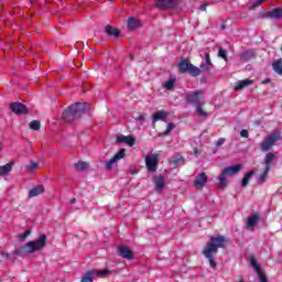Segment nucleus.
<instances>
[{"label": "nucleus", "mask_w": 282, "mask_h": 282, "mask_svg": "<svg viewBox=\"0 0 282 282\" xmlns=\"http://www.w3.org/2000/svg\"><path fill=\"white\" fill-rule=\"evenodd\" d=\"M47 243V236L40 235L36 241L31 240L24 246L14 250V254L18 257H28V254H34V252H41Z\"/></svg>", "instance_id": "7ed1b4c3"}, {"label": "nucleus", "mask_w": 282, "mask_h": 282, "mask_svg": "<svg viewBox=\"0 0 282 282\" xmlns=\"http://www.w3.org/2000/svg\"><path fill=\"white\" fill-rule=\"evenodd\" d=\"M210 67H213V62L210 61V54L205 53V62L200 65V74L205 72L206 74H210Z\"/></svg>", "instance_id": "aec40b11"}, {"label": "nucleus", "mask_w": 282, "mask_h": 282, "mask_svg": "<svg viewBox=\"0 0 282 282\" xmlns=\"http://www.w3.org/2000/svg\"><path fill=\"white\" fill-rule=\"evenodd\" d=\"M141 23L138 19L135 18H129L128 19V29L129 30H138L140 28Z\"/></svg>", "instance_id": "cd10ccee"}, {"label": "nucleus", "mask_w": 282, "mask_h": 282, "mask_svg": "<svg viewBox=\"0 0 282 282\" xmlns=\"http://www.w3.org/2000/svg\"><path fill=\"white\" fill-rule=\"evenodd\" d=\"M224 142H226V139L220 138L217 142H216V149H219V147H221L224 144Z\"/></svg>", "instance_id": "79ce46f5"}, {"label": "nucleus", "mask_w": 282, "mask_h": 282, "mask_svg": "<svg viewBox=\"0 0 282 282\" xmlns=\"http://www.w3.org/2000/svg\"><path fill=\"white\" fill-rule=\"evenodd\" d=\"M43 193H45V187L43 185H37L29 192V197H39V195Z\"/></svg>", "instance_id": "5701e85b"}, {"label": "nucleus", "mask_w": 282, "mask_h": 282, "mask_svg": "<svg viewBox=\"0 0 282 282\" xmlns=\"http://www.w3.org/2000/svg\"><path fill=\"white\" fill-rule=\"evenodd\" d=\"M163 87L165 89H167L169 91H171L173 89V87H175V79H169L167 82H165L163 84Z\"/></svg>", "instance_id": "4c0bfd02"}, {"label": "nucleus", "mask_w": 282, "mask_h": 282, "mask_svg": "<svg viewBox=\"0 0 282 282\" xmlns=\"http://www.w3.org/2000/svg\"><path fill=\"white\" fill-rule=\"evenodd\" d=\"M203 98H204V91L196 90L192 94L185 95V102H188L189 105H195L196 113H198V116H200V118H207L208 112L202 108V99Z\"/></svg>", "instance_id": "20e7f679"}, {"label": "nucleus", "mask_w": 282, "mask_h": 282, "mask_svg": "<svg viewBox=\"0 0 282 282\" xmlns=\"http://www.w3.org/2000/svg\"><path fill=\"white\" fill-rule=\"evenodd\" d=\"M218 56L219 58H224V61H228V54L226 52V50H224V47H219L218 50Z\"/></svg>", "instance_id": "58836bf2"}, {"label": "nucleus", "mask_w": 282, "mask_h": 282, "mask_svg": "<svg viewBox=\"0 0 282 282\" xmlns=\"http://www.w3.org/2000/svg\"><path fill=\"white\" fill-rule=\"evenodd\" d=\"M240 135H241V138H248V135H249L248 130H241Z\"/></svg>", "instance_id": "c03bdc74"}, {"label": "nucleus", "mask_w": 282, "mask_h": 282, "mask_svg": "<svg viewBox=\"0 0 282 282\" xmlns=\"http://www.w3.org/2000/svg\"><path fill=\"white\" fill-rule=\"evenodd\" d=\"M226 28H228V26L226 25V23H223L221 26H220V30H226Z\"/></svg>", "instance_id": "09e8293b"}, {"label": "nucleus", "mask_w": 282, "mask_h": 282, "mask_svg": "<svg viewBox=\"0 0 282 282\" xmlns=\"http://www.w3.org/2000/svg\"><path fill=\"white\" fill-rule=\"evenodd\" d=\"M9 109L13 111V113H17V116H23L30 113V110L24 104L21 102H11L9 105Z\"/></svg>", "instance_id": "9b49d317"}, {"label": "nucleus", "mask_w": 282, "mask_h": 282, "mask_svg": "<svg viewBox=\"0 0 282 282\" xmlns=\"http://www.w3.org/2000/svg\"><path fill=\"white\" fill-rule=\"evenodd\" d=\"M126 153H127V150L122 148L118 151V153L113 155V158H111L109 161H106L105 163L106 171H111V169H113V164H116V162H120V160L124 158Z\"/></svg>", "instance_id": "9d476101"}, {"label": "nucleus", "mask_w": 282, "mask_h": 282, "mask_svg": "<svg viewBox=\"0 0 282 282\" xmlns=\"http://www.w3.org/2000/svg\"><path fill=\"white\" fill-rule=\"evenodd\" d=\"M170 166H172V169H177V166H184L183 156H172V158H170Z\"/></svg>", "instance_id": "4be33fe9"}, {"label": "nucleus", "mask_w": 282, "mask_h": 282, "mask_svg": "<svg viewBox=\"0 0 282 282\" xmlns=\"http://www.w3.org/2000/svg\"><path fill=\"white\" fill-rule=\"evenodd\" d=\"M75 169L76 171H87V169H89V164L87 162L79 161L75 163Z\"/></svg>", "instance_id": "473e14b6"}, {"label": "nucleus", "mask_w": 282, "mask_h": 282, "mask_svg": "<svg viewBox=\"0 0 282 282\" xmlns=\"http://www.w3.org/2000/svg\"><path fill=\"white\" fill-rule=\"evenodd\" d=\"M195 153H197V150H195Z\"/></svg>", "instance_id": "5fc2aeb1"}, {"label": "nucleus", "mask_w": 282, "mask_h": 282, "mask_svg": "<svg viewBox=\"0 0 282 282\" xmlns=\"http://www.w3.org/2000/svg\"><path fill=\"white\" fill-rule=\"evenodd\" d=\"M182 0H154V8L158 10H175L180 7Z\"/></svg>", "instance_id": "0eeeda50"}, {"label": "nucleus", "mask_w": 282, "mask_h": 282, "mask_svg": "<svg viewBox=\"0 0 282 282\" xmlns=\"http://www.w3.org/2000/svg\"><path fill=\"white\" fill-rule=\"evenodd\" d=\"M264 85H268V83H271V79L270 78H267L262 82Z\"/></svg>", "instance_id": "49530a36"}, {"label": "nucleus", "mask_w": 282, "mask_h": 282, "mask_svg": "<svg viewBox=\"0 0 282 282\" xmlns=\"http://www.w3.org/2000/svg\"><path fill=\"white\" fill-rule=\"evenodd\" d=\"M129 58H130V61H134L135 55H134V54H130V55H129Z\"/></svg>", "instance_id": "de8ad7c7"}, {"label": "nucleus", "mask_w": 282, "mask_h": 282, "mask_svg": "<svg viewBox=\"0 0 282 282\" xmlns=\"http://www.w3.org/2000/svg\"><path fill=\"white\" fill-rule=\"evenodd\" d=\"M252 85V80L243 79L236 84L235 91H241V89H246V87H250Z\"/></svg>", "instance_id": "b1692460"}, {"label": "nucleus", "mask_w": 282, "mask_h": 282, "mask_svg": "<svg viewBox=\"0 0 282 282\" xmlns=\"http://www.w3.org/2000/svg\"><path fill=\"white\" fill-rule=\"evenodd\" d=\"M69 203L70 204H76V198H72Z\"/></svg>", "instance_id": "8fccbe9b"}, {"label": "nucleus", "mask_w": 282, "mask_h": 282, "mask_svg": "<svg viewBox=\"0 0 282 282\" xmlns=\"http://www.w3.org/2000/svg\"><path fill=\"white\" fill-rule=\"evenodd\" d=\"M259 221H261V216L259 213L254 212L248 217L247 226L248 228H254Z\"/></svg>", "instance_id": "412c9836"}, {"label": "nucleus", "mask_w": 282, "mask_h": 282, "mask_svg": "<svg viewBox=\"0 0 282 282\" xmlns=\"http://www.w3.org/2000/svg\"><path fill=\"white\" fill-rule=\"evenodd\" d=\"M30 235H32V230H26L23 234H20L18 236L20 241H25V239H28V237H30Z\"/></svg>", "instance_id": "ea45409f"}, {"label": "nucleus", "mask_w": 282, "mask_h": 282, "mask_svg": "<svg viewBox=\"0 0 282 282\" xmlns=\"http://www.w3.org/2000/svg\"><path fill=\"white\" fill-rule=\"evenodd\" d=\"M160 162V154H151L145 156V166L149 173H155L158 171V164Z\"/></svg>", "instance_id": "6e6552de"}, {"label": "nucleus", "mask_w": 282, "mask_h": 282, "mask_svg": "<svg viewBox=\"0 0 282 282\" xmlns=\"http://www.w3.org/2000/svg\"><path fill=\"white\" fill-rule=\"evenodd\" d=\"M178 70L181 74H189V76H193L194 78L202 75V69L192 63H188V59H183L180 62Z\"/></svg>", "instance_id": "39448f33"}, {"label": "nucleus", "mask_w": 282, "mask_h": 282, "mask_svg": "<svg viewBox=\"0 0 282 282\" xmlns=\"http://www.w3.org/2000/svg\"><path fill=\"white\" fill-rule=\"evenodd\" d=\"M254 58V51L247 50L240 54V61H252Z\"/></svg>", "instance_id": "c85d7f7f"}, {"label": "nucleus", "mask_w": 282, "mask_h": 282, "mask_svg": "<svg viewBox=\"0 0 282 282\" xmlns=\"http://www.w3.org/2000/svg\"><path fill=\"white\" fill-rule=\"evenodd\" d=\"M268 173H270V170H268L267 167H264L263 173L259 176L258 178V184L261 186L263 184H265V181L268 180Z\"/></svg>", "instance_id": "7c9ffc66"}, {"label": "nucleus", "mask_w": 282, "mask_h": 282, "mask_svg": "<svg viewBox=\"0 0 282 282\" xmlns=\"http://www.w3.org/2000/svg\"><path fill=\"white\" fill-rule=\"evenodd\" d=\"M131 173L132 175H135V173H138V170H132Z\"/></svg>", "instance_id": "3c124183"}, {"label": "nucleus", "mask_w": 282, "mask_h": 282, "mask_svg": "<svg viewBox=\"0 0 282 282\" xmlns=\"http://www.w3.org/2000/svg\"><path fill=\"white\" fill-rule=\"evenodd\" d=\"M39 169V163L31 161L30 164L26 165V171H29V173H34L36 172Z\"/></svg>", "instance_id": "f704fd0d"}, {"label": "nucleus", "mask_w": 282, "mask_h": 282, "mask_svg": "<svg viewBox=\"0 0 282 282\" xmlns=\"http://www.w3.org/2000/svg\"><path fill=\"white\" fill-rule=\"evenodd\" d=\"M173 129H175V123H173V122L167 123L166 130L163 131V132H161V133H159V138H162V137H164V135H170V134H171V131H172Z\"/></svg>", "instance_id": "72a5a7b5"}, {"label": "nucleus", "mask_w": 282, "mask_h": 282, "mask_svg": "<svg viewBox=\"0 0 282 282\" xmlns=\"http://www.w3.org/2000/svg\"><path fill=\"white\" fill-rule=\"evenodd\" d=\"M94 274H97V276H105L107 274H111V271L109 269H104L100 271L90 270L87 271L83 276L80 282H94Z\"/></svg>", "instance_id": "1a4fd4ad"}, {"label": "nucleus", "mask_w": 282, "mask_h": 282, "mask_svg": "<svg viewBox=\"0 0 282 282\" xmlns=\"http://www.w3.org/2000/svg\"><path fill=\"white\" fill-rule=\"evenodd\" d=\"M117 142L128 144L130 147H135V138L132 135L120 134L117 137Z\"/></svg>", "instance_id": "a211bd4d"}, {"label": "nucleus", "mask_w": 282, "mask_h": 282, "mask_svg": "<svg viewBox=\"0 0 282 282\" xmlns=\"http://www.w3.org/2000/svg\"><path fill=\"white\" fill-rule=\"evenodd\" d=\"M241 169H243V165L236 164V165L225 167L223 170V173H224V175L232 177V175H237V173H239V171H241Z\"/></svg>", "instance_id": "dca6fc26"}, {"label": "nucleus", "mask_w": 282, "mask_h": 282, "mask_svg": "<svg viewBox=\"0 0 282 282\" xmlns=\"http://www.w3.org/2000/svg\"><path fill=\"white\" fill-rule=\"evenodd\" d=\"M262 19H273L274 21H279V19H282V8H275L271 11H267Z\"/></svg>", "instance_id": "4468645a"}, {"label": "nucleus", "mask_w": 282, "mask_h": 282, "mask_svg": "<svg viewBox=\"0 0 282 282\" xmlns=\"http://www.w3.org/2000/svg\"><path fill=\"white\" fill-rule=\"evenodd\" d=\"M228 175L224 174V172H221V174L218 176L219 180V186L221 188V191H224V188L228 187Z\"/></svg>", "instance_id": "c756f323"}, {"label": "nucleus", "mask_w": 282, "mask_h": 282, "mask_svg": "<svg viewBox=\"0 0 282 282\" xmlns=\"http://www.w3.org/2000/svg\"><path fill=\"white\" fill-rule=\"evenodd\" d=\"M91 105L89 102H75L68 106L62 113V120L66 124H72L76 120H80L85 113H89Z\"/></svg>", "instance_id": "f257e3e1"}, {"label": "nucleus", "mask_w": 282, "mask_h": 282, "mask_svg": "<svg viewBox=\"0 0 282 282\" xmlns=\"http://www.w3.org/2000/svg\"><path fill=\"white\" fill-rule=\"evenodd\" d=\"M254 173H257V172H254V170H251L250 172H248V173L243 176V178H242V181H241V186H242V188H246V186H248V184H250V180H252V175H254Z\"/></svg>", "instance_id": "bb28decb"}, {"label": "nucleus", "mask_w": 282, "mask_h": 282, "mask_svg": "<svg viewBox=\"0 0 282 282\" xmlns=\"http://www.w3.org/2000/svg\"><path fill=\"white\" fill-rule=\"evenodd\" d=\"M13 166H14L13 162H10V163H7L6 165L0 166V177H6V175H9Z\"/></svg>", "instance_id": "393cba45"}, {"label": "nucleus", "mask_w": 282, "mask_h": 282, "mask_svg": "<svg viewBox=\"0 0 282 282\" xmlns=\"http://www.w3.org/2000/svg\"><path fill=\"white\" fill-rule=\"evenodd\" d=\"M281 140V131L274 130L264 141L261 143V151L268 153Z\"/></svg>", "instance_id": "423d86ee"}, {"label": "nucleus", "mask_w": 282, "mask_h": 282, "mask_svg": "<svg viewBox=\"0 0 282 282\" xmlns=\"http://www.w3.org/2000/svg\"><path fill=\"white\" fill-rule=\"evenodd\" d=\"M274 160H276V152H269L265 154L263 164L267 171H270V169H272V163L274 162Z\"/></svg>", "instance_id": "6ab92c4d"}, {"label": "nucleus", "mask_w": 282, "mask_h": 282, "mask_svg": "<svg viewBox=\"0 0 282 282\" xmlns=\"http://www.w3.org/2000/svg\"><path fill=\"white\" fill-rule=\"evenodd\" d=\"M30 129H32L33 131H39L41 129V121L39 120H33L30 122L29 124Z\"/></svg>", "instance_id": "e433bc0d"}, {"label": "nucleus", "mask_w": 282, "mask_h": 282, "mask_svg": "<svg viewBox=\"0 0 282 282\" xmlns=\"http://www.w3.org/2000/svg\"><path fill=\"white\" fill-rule=\"evenodd\" d=\"M200 83H206V78H202V79H200Z\"/></svg>", "instance_id": "603ef678"}, {"label": "nucleus", "mask_w": 282, "mask_h": 282, "mask_svg": "<svg viewBox=\"0 0 282 282\" xmlns=\"http://www.w3.org/2000/svg\"><path fill=\"white\" fill-rule=\"evenodd\" d=\"M206 8H208V2H204L203 4H200L198 10H200L202 12H206Z\"/></svg>", "instance_id": "37998d69"}, {"label": "nucleus", "mask_w": 282, "mask_h": 282, "mask_svg": "<svg viewBox=\"0 0 282 282\" xmlns=\"http://www.w3.org/2000/svg\"><path fill=\"white\" fill-rule=\"evenodd\" d=\"M273 69L274 72H276V74H280V76H282V59L273 63Z\"/></svg>", "instance_id": "c9c22d12"}, {"label": "nucleus", "mask_w": 282, "mask_h": 282, "mask_svg": "<svg viewBox=\"0 0 282 282\" xmlns=\"http://www.w3.org/2000/svg\"><path fill=\"white\" fill-rule=\"evenodd\" d=\"M2 257H6V259H8V261H14L17 258H12V256L10 253H6V252H1Z\"/></svg>", "instance_id": "a19ab883"}, {"label": "nucleus", "mask_w": 282, "mask_h": 282, "mask_svg": "<svg viewBox=\"0 0 282 282\" xmlns=\"http://www.w3.org/2000/svg\"><path fill=\"white\" fill-rule=\"evenodd\" d=\"M206 182H208V175L206 173H200L196 175L194 180V188H197V191H202L206 186Z\"/></svg>", "instance_id": "f8f14e48"}, {"label": "nucleus", "mask_w": 282, "mask_h": 282, "mask_svg": "<svg viewBox=\"0 0 282 282\" xmlns=\"http://www.w3.org/2000/svg\"><path fill=\"white\" fill-rule=\"evenodd\" d=\"M105 32L108 36H115L116 39H118V36H120V30H118L111 25H106Z\"/></svg>", "instance_id": "a878e982"}, {"label": "nucleus", "mask_w": 282, "mask_h": 282, "mask_svg": "<svg viewBox=\"0 0 282 282\" xmlns=\"http://www.w3.org/2000/svg\"><path fill=\"white\" fill-rule=\"evenodd\" d=\"M219 248H226V237L212 236L203 250V254L205 259L208 260L210 268H217V262H215V257L217 256Z\"/></svg>", "instance_id": "f03ea898"}, {"label": "nucleus", "mask_w": 282, "mask_h": 282, "mask_svg": "<svg viewBox=\"0 0 282 282\" xmlns=\"http://www.w3.org/2000/svg\"><path fill=\"white\" fill-rule=\"evenodd\" d=\"M1 149H3V145L0 143V151H1Z\"/></svg>", "instance_id": "864d4df0"}, {"label": "nucleus", "mask_w": 282, "mask_h": 282, "mask_svg": "<svg viewBox=\"0 0 282 282\" xmlns=\"http://www.w3.org/2000/svg\"><path fill=\"white\" fill-rule=\"evenodd\" d=\"M117 252L122 259H128L129 261L133 259V251L124 245L119 246Z\"/></svg>", "instance_id": "ddd939ff"}, {"label": "nucleus", "mask_w": 282, "mask_h": 282, "mask_svg": "<svg viewBox=\"0 0 282 282\" xmlns=\"http://www.w3.org/2000/svg\"><path fill=\"white\" fill-rule=\"evenodd\" d=\"M153 182L155 185V191H158L159 193H162V191H164V188L166 187V180H164V176L162 174L154 176Z\"/></svg>", "instance_id": "2eb2a0df"}, {"label": "nucleus", "mask_w": 282, "mask_h": 282, "mask_svg": "<svg viewBox=\"0 0 282 282\" xmlns=\"http://www.w3.org/2000/svg\"><path fill=\"white\" fill-rule=\"evenodd\" d=\"M251 265L256 270V272L259 276V281L268 282V278L265 276V274L263 272H261V267L259 265V262H257V259L251 258Z\"/></svg>", "instance_id": "f3484780"}, {"label": "nucleus", "mask_w": 282, "mask_h": 282, "mask_svg": "<svg viewBox=\"0 0 282 282\" xmlns=\"http://www.w3.org/2000/svg\"><path fill=\"white\" fill-rule=\"evenodd\" d=\"M139 122H144L147 119L144 118V115H140L139 117L135 118Z\"/></svg>", "instance_id": "a18cd8bd"}, {"label": "nucleus", "mask_w": 282, "mask_h": 282, "mask_svg": "<svg viewBox=\"0 0 282 282\" xmlns=\"http://www.w3.org/2000/svg\"><path fill=\"white\" fill-rule=\"evenodd\" d=\"M169 113L166 111H158L153 115V122H158V120H164Z\"/></svg>", "instance_id": "2f4dec72"}]
</instances>
